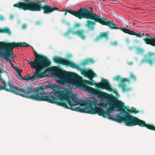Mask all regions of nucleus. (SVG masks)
<instances>
[{"instance_id": "obj_1", "label": "nucleus", "mask_w": 155, "mask_h": 155, "mask_svg": "<svg viewBox=\"0 0 155 155\" xmlns=\"http://www.w3.org/2000/svg\"><path fill=\"white\" fill-rule=\"evenodd\" d=\"M28 98L39 101H46L51 103L56 104L60 101L59 98L56 94L58 90L59 87L54 84L50 83L45 87H38L35 89L32 86H27Z\"/></svg>"}, {"instance_id": "obj_2", "label": "nucleus", "mask_w": 155, "mask_h": 155, "mask_svg": "<svg viewBox=\"0 0 155 155\" xmlns=\"http://www.w3.org/2000/svg\"><path fill=\"white\" fill-rule=\"evenodd\" d=\"M84 88L86 90L91 92L94 95L97 96L98 98L102 100L107 99V103H105L102 102L96 104V105H98L100 107H103L104 108H106L107 106H109L107 109L105 111L107 113H110L115 110L119 111L121 109V107L124 102L121 101L119 100L117 97L114 96L112 94H110L95 90L87 85H84Z\"/></svg>"}, {"instance_id": "obj_3", "label": "nucleus", "mask_w": 155, "mask_h": 155, "mask_svg": "<svg viewBox=\"0 0 155 155\" xmlns=\"http://www.w3.org/2000/svg\"><path fill=\"white\" fill-rule=\"evenodd\" d=\"M52 73L56 77L59 78V82L62 84L67 83L83 88L84 85H86L81 82V77L75 73L68 72L55 67Z\"/></svg>"}, {"instance_id": "obj_4", "label": "nucleus", "mask_w": 155, "mask_h": 155, "mask_svg": "<svg viewBox=\"0 0 155 155\" xmlns=\"http://www.w3.org/2000/svg\"><path fill=\"white\" fill-rule=\"evenodd\" d=\"M24 2H20L14 4L13 7L18 8L19 9H22L24 11H40L43 9L44 10L43 13L45 14H49L54 10L62 11L59 10L58 8L54 7L51 8L47 3L42 6L41 1L29 0H24Z\"/></svg>"}, {"instance_id": "obj_5", "label": "nucleus", "mask_w": 155, "mask_h": 155, "mask_svg": "<svg viewBox=\"0 0 155 155\" xmlns=\"http://www.w3.org/2000/svg\"><path fill=\"white\" fill-rule=\"evenodd\" d=\"M56 94H58L59 101L57 105L67 109L74 110L76 105L79 104L78 97L68 89L64 91H57Z\"/></svg>"}, {"instance_id": "obj_6", "label": "nucleus", "mask_w": 155, "mask_h": 155, "mask_svg": "<svg viewBox=\"0 0 155 155\" xmlns=\"http://www.w3.org/2000/svg\"><path fill=\"white\" fill-rule=\"evenodd\" d=\"M121 109L119 111H121L125 114L123 117L120 115L119 119L117 120L119 123H121L124 121L126 125L128 126H132L138 125L139 126L141 120L137 118L136 117H134L132 115L130 114L126 111L125 110L126 109L127 106L125 105V103H123Z\"/></svg>"}, {"instance_id": "obj_7", "label": "nucleus", "mask_w": 155, "mask_h": 155, "mask_svg": "<svg viewBox=\"0 0 155 155\" xmlns=\"http://www.w3.org/2000/svg\"><path fill=\"white\" fill-rule=\"evenodd\" d=\"M34 51L35 58L34 61L30 62L28 60H25L32 68L35 69L39 67L42 68L43 66L50 65L51 62L47 57L38 54L35 50Z\"/></svg>"}, {"instance_id": "obj_8", "label": "nucleus", "mask_w": 155, "mask_h": 155, "mask_svg": "<svg viewBox=\"0 0 155 155\" xmlns=\"http://www.w3.org/2000/svg\"><path fill=\"white\" fill-rule=\"evenodd\" d=\"M65 11L64 15H67V12L73 15L75 17L78 18L79 19H81L82 18L86 19H94L95 18V14L89 12L88 9L84 8H81L77 11H74L71 9H68L64 11Z\"/></svg>"}, {"instance_id": "obj_9", "label": "nucleus", "mask_w": 155, "mask_h": 155, "mask_svg": "<svg viewBox=\"0 0 155 155\" xmlns=\"http://www.w3.org/2000/svg\"><path fill=\"white\" fill-rule=\"evenodd\" d=\"M2 90H4L6 91L12 92L22 97L28 98L27 86L18 87L12 86L10 82L8 81L7 82V87L4 86L3 87L0 85V91Z\"/></svg>"}, {"instance_id": "obj_10", "label": "nucleus", "mask_w": 155, "mask_h": 155, "mask_svg": "<svg viewBox=\"0 0 155 155\" xmlns=\"http://www.w3.org/2000/svg\"><path fill=\"white\" fill-rule=\"evenodd\" d=\"M97 103L96 102L93 101L88 103L86 101H82L81 102L80 104L81 106L85 107L84 108H82L80 107H75L74 110L82 113H85L91 114H95L93 113L96 111L99 107L96 106Z\"/></svg>"}, {"instance_id": "obj_11", "label": "nucleus", "mask_w": 155, "mask_h": 155, "mask_svg": "<svg viewBox=\"0 0 155 155\" xmlns=\"http://www.w3.org/2000/svg\"><path fill=\"white\" fill-rule=\"evenodd\" d=\"M92 8H90V11L89 12H91L92 13L95 15V18L94 19H90L91 20H94L95 22H98L102 25H104L108 26L111 29H127L126 28H120L118 27V25L117 23L112 20H108L107 19V18H103L101 16H99L96 15L95 14L92 12Z\"/></svg>"}, {"instance_id": "obj_12", "label": "nucleus", "mask_w": 155, "mask_h": 155, "mask_svg": "<svg viewBox=\"0 0 155 155\" xmlns=\"http://www.w3.org/2000/svg\"><path fill=\"white\" fill-rule=\"evenodd\" d=\"M93 114H98L99 116H102L103 117L106 118L108 117V119L114 120L119 123V121L117 120L119 119V117H120V115L117 114L116 116H114V117L112 115H111L107 113L104 110L103 108L101 107H98L97 109V110L93 113Z\"/></svg>"}, {"instance_id": "obj_13", "label": "nucleus", "mask_w": 155, "mask_h": 155, "mask_svg": "<svg viewBox=\"0 0 155 155\" xmlns=\"http://www.w3.org/2000/svg\"><path fill=\"white\" fill-rule=\"evenodd\" d=\"M2 51H3L4 53L1 51L0 53V57L6 60L7 61L9 62L10 64L12 65L10 58L11 56L12 58H14L12 56L14 54L13 52V49L4 46Z\"/></svg>"}, {"instance_id": "obj_14", "label": "nucleus", "mask_w": 155, "mask_h": 155, "mask_svg": "<svg viewBox=\"0 0 155 155\" xmlns=\"http://www.w3.org/2000/svg\"><path fill=\"white\" fill-rule=\"evenodd\" d=\"M155 53L148 52L144 56V59L141 60L140 64L147 62L150 65H152L153 63H155Z\"/></svg>"}, {"instance_id": "obj_15", "label": "nucleus", "mask_w": 155, "mask_h": 155, "mask_svg": "<svg viewBox=\"0 0 155 155\" xmlns=\"http://www.w3.org/2000/svg\"><path fill=\"white\" fill-rule=\"evenodd\" d=\"M50 65H47L45 66H43V68H42L39 67L35 68L36 69V71L32 76H30V80H33L36 78H42L44 77L43 76V73L41 72L42 70H44L45 68L49 66Z\"/></svg>"}, {"instance_id": "obj_16", "label": "nucleus", "mask_w": 155, "mask_h": 155, "mask_svg": "<svg viewBox=\"0 0 155 155\" xmlns=\"http://www.w3.org/2000/svg\"><path fill=\"white\" fill-rule=\"evenodd\" d=\"M95 85L98 88L107 90L110 85L107 80L102 78L101 81L99 83H96Z\"/></svg>"}, {"instance_id": "obj_17", "label": "nucleus", "mask_w": 155, "mask_h": 155, "mask_svg": "<svg viewBox=\"0 0 155 155\" xmlns=\"http://www.w3.org/2000/svg\"><path fill=\"white\" fill-rule=\"evenodd\" d=\"M81 73L84 76L88 77L90 80H92L94 77L96 76V74L91 70L83 71Z\"/></svg>"}, {"instance_id": "obj_18", "label": "nucleus", "mask_w": 155, "mask_h": 155, "mask_svg": "<svg viewBox=\"0 0 155 155\" xmlns=\"http://www.w3.org/2000/svg\"><path fill=\"white\" fill-rule=\"evenodd\" d=\"M139 126L142 127H145L149 130L155 131V127L154 125L151 124H147L145 121L142 120H141Z\"/></svg>"}, {"instance_id": "obj_19", "label": "nucleus", "mask_w": 155, "mask_h": 155, "mask_svg": "<svg viewBox=\"0 0 155 155\" xmlns=\"http://www.w3.org/2000/svg\"><path fill=\"white\" fill-rule=\"evenodd\" d=\"M143 40L147 44L155 47V38L149 36L148 38H144Z\"/></svg>"}, {"instance_id": "obj_20", "label": "nucleus", "mask_w": 155, "mask_h": 155, "mask_svg": "<svg viewBox=\"0 0 155 155\" xmlns=\"http://www.w3.org/2000/svg\"><path fill=\"white\" fill-rule=\"evenodd\" d=\"M20 42L15 43V42L12 43H5L4 42V46H5L10 49L13 50L14 48L18 47L20 46Z\"/></svg>"}, {"instance_id": "obj_21", "label": "nucleus", "mask_w": 155, "mask_h": 155, "mask_svg": "<svg viewBox=\"0 0 155 155\" xmlns=\"http://www.w3.org/2000/svg\"><path fill=\"white\" fill-rule=\"evenodd\" d=\"M53 60L55 63L65 65L67 59L62 58L59 57L54 56L53 57Z\"/></svg>"}, {"instance_id": "obj_22", "label": "nucleus", "mask_w": 155, "mask_h": 155, "mask_svg": "<svg viewBox=\"0 0 155 155\" xmlns=\"http://www.w3.org/2000/svg\"><path fill=\"white\" fill-rule=\"evenodd\" d=\"M124 33H127L129 35H135L141 38L142 36L140 33H137L133 31H130V30H121Z\"/></svg>"}, {"instance_id": "obj_23", "label": "nucleus", "mask_w": 155, "mask_h": 155, "mask_svg": "<svg viewBox=\"0 0 155 155\" xmlns=\"http://www.w3.org/2000/svg\"><path fill=\"white\" fill-rule=\"evenodd\" d=\"M65 65L67 66H70L71 67L73 68H76L79 70H81V69L80 68L78 65L67 60H66Z\"/></svg>"}, {"instance_id": "obj_24", "label": "nucleus", "mask_w": 155, "mask_h": 155, "mask_svg": "<svg viewBox=\"0 0 155 155\" xmlns=\"http://www.w3.org/2000/svg\"><path fill=\"white\" fill-rule=\"evenodd\" d=\"M87 22L86 26L88 28L90 29H93L94 28V26L95 25L96 22L88 20Z\"/></svg>"}, {"instance_id": "obj_25", "label": "nucleus", "mask_w": 155, "mask_h": 155, "mask_svg": "<svg viewBox=\"0 0 155 155\" xmlns=\"http://www.w3.org/2000/svg\"><path fill=\"white\" fill-rule=\"evenodd\" d=\"M94 61L92 59H87L86 60L83 61L82 63V64L83 65H86L87 64H89L91 63H94Z\"/></svg>"}, {"instance_id": "obj_26", "label": "nucleus", "mask_w": 155, "mask_h": 155, "mask_svg": "<svg viewBox=\"0 0 155 155\" xmlns=\"http://www.w3.org/2000/svg\"><path fill=\"white\" fill-rule=\"evenodd\" d=\"M83 31H78L76 32H73V33L74 34H77L78 36L80 37L83 39H84L85 38V36L83 35Z\"/></svg>"}, {"instance_id": "obj_27", "label": "nucleus", "mask_w": 155, "mask_h": 155, "mask_svg": "<svg viewBox=\"0 0 155 155\" xmlns=\"http://www.w3.org/2000/svg\"><path fill=\"white\" fill-rule=\"evenodd\" d=\"M90 81H91L86 80L85 81V82L87 84L91 85H94V84L95 85V84L96 83L93 80V79H92V80H90Z\"/></svg>"}, {"instance_id": "obj_28", "label": "nucleus", "mask_w": 155, "mask_h": 155, "mask_svg": "<svg viewBox=\"0 0 155 155\" xmlns=\"http://www.w3.org/2000/svg\"><path fill=\"white\" fill-rule=\"evenodd\" d=\"M107 90L109 91H112L114 93H115L117 96H119V95L118 94L117 91L114 89L112 88L111 87V86H110L109 87V88Z\"/></svg>"}, {"instance_id": "obj_29", "label": "nucleus", "mask_w": 155, "mask_h": 155, "mask_svg": "<svg viewBox=\"0 0 155 155\" xmlns=\"http://www.w3.org/2000/svg\"><path fill=\"white\" fill-rule=\"evenodd\" d=\"M108 32H105L101 33L100 35L101 38L105 37L106 39H107L108 38Z\"/></svg>"}, {"instance_id": "obj_30", "label": "nucleus", "mask_w": 155, "mask_h": 155, "mask_svg": "<svg viewBox=\"0 0 155 155\" xmlns=\"http://www.w3.org/2000/svg\"><path fill=\"white\" fill-rule=\"evenodd\" d=\"M144 50L143 49L140 48H137L136 49V53L139 54H143Z\"/></svg>"}, {"instance_id": "obj_31", "label": "nucleus", "mask_w": 155, "mask_h": 155, "mask_svg": "<svg viewBox=\"0 0 155 155\" xmlns=\"http://www.w3.org/2000/svg\"><path fill=\"white\" fill-rule=\"evenodd\" d=\"M0 32L8 33L9 35H10L11 34V32L10 30H0Z\"/></svg>"}, {"instance_id": "obj_32", "label": "nucleus", "mask_w": 155, "mask_h": 155, "mask_svg": "<svg viewBox=\"0 0 155 155\" xmlns=\"http://www.w3.org/2000/svg\"><path fill=\"white\" fill-rule=\"evenodd\" d=\"M131 111V113L135 114H137L139 112V111L137 110L136 108L134 107H132Z\"/></svg>"}, {"instance_id": "obj_33", "label": "nucleus", "mask_w": 155, "mask_h": 155, "mask_svg": "<svg viewBox=\"0 0 155 155\" xmlns=\"http://www.w3.org/2000/svg\"><path fill=\"white\" fill-rule=\"evenodd\" d=\"M130 78L131 79H133V81H135L136 80V78L135 76L132 73H131L130 74Z\"/></svg>"}, {"instance_id": "obj_34", "label": "nucleus", "mask_w": 155, "mask_h": 155, "mask_svg": "<svg viewBox=\"0 0 155 155\" xmlns=\"http://www.w3.org/2000/svg\"><path fill=\"white\" fill-rule=\"evenodd\" d=\"M20 46L21 47H28L29 46V45L28 44L26 43L25 42L24 43H21L20 42Z\"/></svg>"}, {"instance_id": "obj_35", "label": "nucleus", "mask_w": 155, "mask_h": 155, "mask_svg": "<svg viewBox=\"0 0 155 155\" xmlns=\"http://www.w3.org/2000/svg\"><path fill=\"white\" fill-rule=\"evenodd\" d=\"M81 24L78 23H75L74 24L73 28H78L80 27Z\"/></svg>"}, {"instance_id": "obj_36", "label": "nucleus", "mask_w": 155, "mask_h": 155, "mask_svg": "<svg viewBox=\"0 0 155 155\" xmlns=\"http://www.w3.org/2000/svg\"><path fill=\"white\" fill-rule=\"evenodd\" d=\"M119 86L122 88L123 90V91H126V90L125 89V87H126V84H120L119 85Z\"/></svg>"}, {"instance_id": "obj_37", "label": "nucleus", "mask_w": 155, "mask_h": 155, "mask_svg": "<svg viewBox=\"0 0 155 155\" xmlns=\"http://www.w3.org/2000/svg\"><path fill=\"white\" fill-rule=\"evenodd\" d=\"M113 79L114 80L119 82L121 78L119 75H117L116 77H114Z\"/></svg>"}, {"instance_id": "obj_38", "label": "nucleus", "mask_w": 155, "mask_h": 155, "mask_svg": "<svg viewBox=\"0 0 155 155\" xmlns=\"http://www.w3.org/2000/svg\"><path fill=\"white\" fill-rule=\"evenodd\" d=\"M30 74H27L25 77L23 78V80L25 81H28L30 80Z\"/></svg>"}, {"instance_id": "obj_39", "label": "nucleus", "mask_w": 155, "mask_h": 155, "mask_svg": "<svg viewBox=\"0 0 155 155\" xmlns=\"http://www.w3.org/2000/svg\"><path fill=\"white\" fill-rule=\"evenodd\" d=\"M16 77L19 80H23V78L24 77H22V75L21 74L18 73L16 75Z\"/></svg>"}, {"instance_id": "obj_40", "label": "nucleus", "mask_w": 155, "mask_h": 155, "mask_svg": "<svg viewBox=\"0 0 155 155\" xmlns=\"http://www.w3.org/2000/svg\"><path fill=\"white\" fill-rule=\"evenodd\" d=\"M0 80L2 83L4 84V86L7 87V84H6V81L4 80L1 78V75H0Z\"/></svg>"}, {"instance_id": "obj_41", "label": "nucleus", "mask_w": 155, "mask_h": 155, "mask_svg": "<svg viewBox=\"0 0 155 155\" xmlns=\"http://www.w3.org/2000/svg\"><path fill=\"white\" fill-rule=\"evenodd\" d=\"M127 81L129 83H130V80L129 79L125 78H123L122 79V80L121 81V83H123L124 82Z\"/></svg>"}, {"instance_id": "obj_42", "label": "nucleus", "mask_w": 155, "mask_h": 155, "mask_svg": "<svg viewBox=\"0 0 155 155\" xmlns=\"http://www.w3.org/2000/svg\"><path fill=\"white\" fill-rule=\"evenodd\" d=\"M101 37L100 35L94 39V41L96 42H97L99 41L101 39Z\"/></svg>"}, {"instance_id": "obj_43", "label": "nucleus", "mask_w": 155, "mask_h": 155, "mask_svg": "<svg viewBox=\"0 0 155 155\" xmlns=\"http://www.w3.org/2000/svg\"><path fill=\"white\" fill-rule=\"evenodd\" d=\"M41 22L40 21H38L35 22V24L37 25H40L41 24Z\"/></svg>"}, {"instance_id": "obj_44", "label": "nucleus", "mask_w": 155, "mask_h": 155, "mask_svg": "<svg viewBox=\"0 0 155 155\" xmlns=\"http://www.w3.org/2000/svg\"><path fill=\"white\" fill-rule=\"evenodd\" d=\"M15 70L18 74H21V73L22 71V70L18 69V68L15 69Z\"/></svg>"}, {"instance_id": "obj_45", "label": "nucleus", "mask_w": 155, "mask_h": 155, "mask_svg": "<svg viewBox=\"0 0 155 155\" xmlns=\"http://www.w3.org/2000/svg\"><path fill=\"white\" fill-rule=\"evenodd\" d=\"M5 20V18L4 17V16L2 15H0V20L1 21H4Z\"/></svg>"}, {"instance_id": "obj_46", "label": "nucleus", "mask_w": 155, "mask_h": 155, "mask_svg": "<svg viewBox=\"0 0 155 155\" xmlns=\"http://www.w3.org/2000/svg\"><path fill=\"white\" fill-rule=\"evenodd\" d=\"M26 27H27L26 24H24L22 25V28L23 29H25V28H26Z\"/></svg>"}, {"instance_id": "obj_47", "label": "nucleus", "mask_w": 155, "mask_h": 155, "mask_svg": "<svg viewBox=\"0 0 155 155\" xmlns=\"http://www.w3.org/2000/svg\"><path fill=\"white\" fill-rule=\"evenodd\" d=\"M135 25V23H134L133 24V26L134 28H142L141 27H140L139 26H134Z\"/></svg>"}, {"instance_id": "obj_48", "label": "nucleus", "mask_w": 155, "mask_h": 155, "mask_svg": "<svg viewBox=\"0 0 155 155\" xmlns=\"http://www.w3.org/2000/svg\"><path fill=\"white\" fill-rule=\"evenodd\" d=\"M111 44L112 45H114L116 46L117 45V42H111Z\"/></svg>"}, {"instance_id": "obj_49", "label": "nucleus", "mask_w": 155, "mask_h": 155, "mask_svg": "<svg viewBox=\"0 0 155 155\" xmlns=\"http://www.w3.org/2000/svg\"><path fill=\"white\" fill-rule=\"evenodd\" d=\"M70 33V32L69 31V32H66L65 33H64L63 34V35L65 36H67V35Z\"/></svg>"}, {"instance_id": "obj_50", "label": "nucleus", "mask_w": 155, "mask_h": 155, "mask_svg": "<svg viewBox=\"0 0 155 155\" xmlns=\"http://www.w3.org/2000/svg\"><path fill=\"white\" fill-rule=\"evenodd\" d=\"M127 109V113H131V110H130V109Z\"/></svg>"}, {"instance_id": "obj_51", "label": "nucleus", "mask_w": 155, "mask_h": 155, "mask_svg": "<svg viewBox=\"0 0 155 155\" xmlns=\"http://www.w3.org/2000/svg\"><path fill=\"white\" fill-rule=\"evenodd\" d=\"M65 24L68 26H70V23L68 22H66Z\"/></svg>"}, {"instance_id": "obj_52", "label": "nucleus", "mask_w": 155, "mask_h": 155, "mask_svg": "<svg viewBox=\"0 0 155 155\" xmlns=\"http://www.w3.org/2000/svg\"><path fill=\"white\" fill-rule=\"evenodd\" d=\"M62 21V23H64V24H65V23H66V21H65V20H62V21Z\"/></svg>"}, {"instance_id": "obj_53", "label": "nucleus", "mask_w": 155, "mask_h": 155, "mask_svg": "<svg viewBox=\"0 0 155 155\" xmlns=\"http://www.w3.org/2000/svg\"><path fill=\"white\" fill-rule=\"evenodd\" d=\"M145 36L147 37V38H148L149 36V35L148 34H147L145 35Z\"/></svg>"}, {"instance_id": "obj_54", "label": "nucleus", "mask_w": 155, "mask_h": 155, "mask_svg": "<svg viewBox=\"0 0 155 155\" xmlns=\"http://www.w3.org/2000/svg\"><path fill=\"white\" fill-rule=\"evenodd\" d=\"M147 28H148L149 29H151V27H150V26H148Z\"/></svg>"}, {"instance_id": "obj_55", "label": "nucleus", "mask_w": 155, "mask_h": 155, "mask_svg": "<svg viewBox=\"0 0 155 155\" xmlns=\"http://www.w3.org/2000/svg\"><path fill=\"white\" fill-rule=\"evenodd\" d=\"M133 63V62H131L129 64H132Z\"/></svg>"}, {"instance_id": "obj_56", "label": "nucleus", "mask_w": 155, "mask_h": 155, "mask_svg": "<svg viewBox=\"0 0 155 155\" xmlns=\"http://www.w3.org/2000/svg\"><path fill=\"white\" fill-rule=\"evenodd\" d=\"M112 14H113L114 15H115V13H112Z\"/></svg>"}, {"instance_id": "obj_57", "label": "nucleus", "mask_w": 155, "mask_h": 155, "mask_svg": "<svg viewBox=\"0 0 155 155\" xmlns=\"http://www.w3.org/2000/svg\"><path fill=\"white\" fill-rule=\"evenodd\" d=\"M144 35V33H143L142 36H143Z\"/></svg>"}, {"instance_id": "obj_58", "label": "nucleus", "mask_w": 155, "mask_h": 155, "mask_svg": "<svg viewBox=\"0 0 155 155\" xmlns=\"http://www.w3.org/2000/svg\"><path fill=\"white\" fill-rule=\"evenodd\" d=\"M41 2H44V1H42Z\"/></svg>"}, {"instance_id": "obj_59", "label": "nucleus", "mask_w": 155, "mask_h": 155, "mask_svg": "<svg viewBox=\"0 0 155 155\" xmlns=\"http://www.w3.org/2000/svg\"><path fill=\"white\" fill-rule=\"evenodd\" d=\"M12 65V66L13 65V64H12H12H11Z\"/></svg>"}, {"instance_id": "obj_60", "label": "nucleus", "mask_w": 155, "mask_h": 155, "mask_svg": "<svg viewBox=\"0 0 155 155\" xmlns=\"http://www.w3.org/2000/svg\"><path fill=\"white\" fill-rule=\"evenodd\" d=\"M103 1H105V0H103Z\"/></svg>"}]
</instances>
